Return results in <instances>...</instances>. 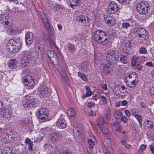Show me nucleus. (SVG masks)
I'll use <instances>...</instances> for the list:
<instances>
[{"label":"nucleus","mask_w":154,"mask_h":154,"mask_svg":"<svg viewBox=\"0 0 154 154\" xmlns=\"http://www.w3.org/2000/svg\"><path fill=\"white\" fill-rule=\"evenodd\" d=\"M111 114V112L110 111H109L107 113L106 115L104 116L105 118L106 119L109 117L110 115Z\"/></svg>","instance_id":"nucleus-62"},{"label":"nucleus","mask_w":154,"mask_h":154,"mask_svg":"<svg viewBox=\"0 0 154 154\" xmlns=\"http://www.w3.org/2000/svg\"><path fill=\"white\" fill-rule=\"evenodd\" d=\"M5 106H1L0 110L3 113V118L4 119H7L11 117V115L10 113L9 109H5Z\"/></svg>","instance_id":"nucleus-21"},{"label":"nucleus","mask_w":154,"mask_h":154,"mask_svg":"<svg viewBox=\"0 0 154 154\" xmlns=\"http://www.w3.org/2000/svg\"><path fill=\"white\" fill-rule=\"evenodd\" d=\"M122 26L123 28H127L130 27V24L128 23L124 22L122 23Z\"/></svg>","instance_id":"nucleus-53"},{"label":"nucleus","mask_w":154,"mask_h":154,"mask_svg":"<svg viewBox=\"0 0 154 154\" xmlns=\"http://www.w3.org/2000/svg\"><path fill=\"white\" fill-rule=\"evenodd\" d=\"M108 10L107 11L108 14H115L119 10L118 6L114 1L110 2L108 7Z\"/></svg>","instance_id":"nucleus-9"},{"label":"nucleus","mask_w":154,"mask_h":154,"mask_svg":"<svg viewBox=\"0 0 154 154\" xmlns=\"http://www.w3.org/2000/svg\"><path fill=\"white\" fill-rule=\"evenodd\" d=\"M29 60L25 59L21 60L20 63L21 67L23 68H27L29 65Z\"/></svg>","instance_id":"nucleus-38"},{"label":"nucleus","mask_w":154,"mask_h":154,"mask_svg":"<svg viewBox=\"0 0 154 154\" xmlns=\"http://www.w3.org/2000/svg\"><path fill=\"white\" fill-rule=\"evenodd\" d=\"M9 41L13 44L14 45L16 46V48H18L20 47V50L21 47L22 40L18 37H13L12 38L10 39Z\"/></svg>","instance_id":"nucleus-18"},{"label":"nucleus","mask_w":154,"mask_h":154,"mask_svg":"<svg viewBox=\"0 0 154 154\" xmlns=\"http://www.w3.org/2000/svg\"><path fill=\"white\" fill-rule=\"evenodd\" d=\"M86 89V94L88 96H91L92 94V92L91 91L90 88L88 86L85 87Z\"/></svg>","instance_id":"nucleus-47"},{"label":"nucleus","mask_w":154,"mask_h":154,"mask_svg":"<svg viewBox=\"0 0 154 154\" xmlns=\"http://www.w3.org/2000/svg\"><path fill=\"white\" fill-rule=\"evenodd\" d=\"M112 129L115 131H119L122 129V127L119 125V123L116 122L113 123L112 125Z\"/></svg>","instance_id":"nucleus-37"},{"label":"nucleus","mask_w":154,"mask_h":154,"mask_svg":"<svg viewBox=\"0 0 154 154\" xmlns=\"http://www.w3.org/2000/svg\"><path fill=\"white\" fill-rule=\"evenodd\" d=\"M104 18L105 22L108 26H113L115 25L116 20L113 17L108 15L106 17L104 16Z\"/></svg>","instance_id":"nucleus-17"},{"label":"nucleus","mask_w":154,"mask_h":154,"mask_svg":"<svg viewBox=\"0 0 154 154\" xmlns=\"http://www.w3.org/2000/svg\"><path fill=\"white\" fill-rule=\"evenodd\" d=\"M100 97V95L97 92L93 96L92 98L95 100H97Z\"/></svg>","instance_id":"nucleus-52"},{"label":"nucleus","mask_w":154,"mask_h":154,"mask_svg":"<svg viewBox=\"0 0 154 154\" xmlns=\"http://www.w3.org/2000/svg\"><path fill=\"white\" fill-rule=\"evenodd\" d=\"M114 152L113 149L110 147H108L107 151L105 154H113Z\"/></svg>","instance_id":"nucleus-51"},{"label":"nucleus","mask_w":154,"mask_h":154,"mask_svg":"<svg viewBox=\"0 0 154 154\" xmlns=\"http://www.w3.org/2000/svg\"><path fill=\"white\" fill-rule=\"evenodd\" d=\"M101 98L103 102L105 104H106L107 102L106 97L105 96H102L101 97Z\"/></svg>","instance_id":"nucleus-60"},{"label":"nucleus","mask_w":154,"mask_h":154,"mask_svg":"<svg viewBox=\"0 0 154 154\" xmlns=\"http://www.w3.org/2000/svg\"><path fill=\"white\" fill-rule=\"evenodd\" d=\"M129 55V54L127 53H125L124 55H122L120 58L121 62L124 64L127 63L128 62V57Z\"/></svg>","instance_id":"nucleus-36"},{"label":"nucleus","mask_w":154,"mask_h":154,"mask_svg":"<svg viewBox=\"0 0 154 154\" xmlns=\"http://www.w3.org/2000/svg\"><path fill=\"white\" fill-rule=\"evenodd\" d=\"M24 83L27 86L32 88L35 84V79L33 76L31 75H27L24 79Z\"/></svg>","instance_id":"nucleus-10"},{"label":"nucleus","mask_w":154,"mask_h":154,"mask_svg":"<svg viewBox=\"0 0 154 154\" xmlns=\"http://www.w3.org/2000/svg\"><path fill=\"white\" fill-rule=\"evenodd\" d=\"M16 149L14 147H6L2 151V154H15Z\"/></svg>","instance_id":"nucleus-25"},{"label":"nucleus","mask_w":154,"mask_h":154,"mask_svg":"<svg viewBox=\"0 0 154 154\" xmlns=\"http://www.w3.org/2000/svg\"><path fill=\"white\" fill-rule=\"evenodd\" d=\"M122 144L125 146V147L128 149L131 148V146L129 144H128L125 140H123L122 141Z\"/></svg>","instance_id":"nucleus-49"},{"label":"nucleus","mask_w":154,"mask_h":154,"mask_svg":"<svg viewBox=\"0 0 154 154\" xmlns=\"http://www.w3.org/2000/svg\"><path fill=\"white\" fill-rule=\"evenodd\" d=\"M35 51L37 56L43 55L45 51L44 45L39 43H36L35 46Z\"/></svg>","instance_id":"nucleus-11"},{"label":"nucleus","mask_w":154,"mask_h":154,"mask_svg":"<svg viewBox=\"0 0 154 154\" xmlns=\"http://www.w3.org/2000/svg\"><path fill=\"white\" fill-rule=\"evenodd\" d=\"M37 90V94L40 98H43L47 96L48 93L46 87L41 86Z\"/></svg>","instance_id":"nucleus-12"},{"label":"nucleus","mask_w":154,"mask_h":154,"mask_svg":"<svg viewBox=\"0 0 154 154\" xmlns=\"http://www.w3.org/2000/svg\"><path fill=\"white\" fill-rule=\"evenodd\" d=\"M6 48L9 52L14 54L17 53L20 50L19 46L18 47V48H17L9 41L6 45Z\"/></svg>","instance_id":"nucleus-16"},{"label":"nucleus","mask_w":154,"mask_h":154,"mask_svg":"<svg viewBox=\"0 0 154 154\" xmlns=\"http://www.w3.org/2000/svg\"><path fill=\"white\" fill-rule=\"evenodd\" d=\"M103 143L106 146H112L114 144V140L111 138L106 137L104 140Z\"/></svg>","instance_id":"nucleus-31"},{"label":"nucleus","mask_w":154,"mask_h":154,"mask_svg":"<svg viewBox=\"0 0 154 154\" xmlns=\"http://www.w3.org/2000/svg\"><path fill=\"white\" fill-rule=\"evenodd\" d=\"M83 127L79 124H76L74 126L73 135L75 138L78 141H81L84 138Z\"/></svg>","instance_id":"nucleus-3"},{"label":"nucleus","mask_w":154,"mask_h":154,"mask_svg":"<svg viewBox=\"0 0 154 154\" xmlns=\"http://www.w3.org/2000/svg\"><path fill=\"white\" fill-rule=\"evenodd\" d=\"M119 57V55L115 50H111L108 51L106 56V60L109 64L112 65L116 63Z\"/></svg>","instance_id":"nucleus-5"},{"label":"nucleus","mask_w":154,"mask_h":154,"mask_svg":"<svg viewBox=\"0 0 154 154\" xmlns=\"http://www.w3.org/2000/svg\"><path fill=\"white\" fill-rule=\"evenodd\" d=\"M145 58L144 56L143 57H137L135 56H133L131 58V64L133 66L138 65V63L142 61V59Z\"/></svg>","instance_id":"nucleus-24"},{"label":"nucleus","mask_w":154,"mask_h":154,"mask_svg":"<svg viewBox=\"0 0 154 154\" xmlns=\"http://www.w3.org/2000/svg\"><path fill=\"white\" fill-rule=\"evenodd\" d=\"M60 137V134L57 132L53 133L50 135V140L53 143L58 141Z\"/></svg>","instance_id":"nucleus-28"},{"label":"nucleus","mask_w":154,"mask_h":154,"mask_svg":"<svg viewBox=\"0 0 154 154\" xmlns=\"http://www.w3.org/2000/svg\"><path fill=\"white\" fill-rule=\"evenodd\" d=\"M47 54L48 57L51 58L50 60L52 62L56 53L50 50H48L47 51Z\"/></svg>","instance_id":"nucleus-41"},{"label":"nucleus","mask_w":154,"mask_h":154,"mask_svg":"<svg viewBox=\"0 0 154 154\" xmlns=\"http://www.w3.org/2000/svg\"><path fill=\"white\" fill-rule=\"evenodd\" d=\"M149 5L146 2L143 1L137 3L136 9L137 11L140 14L145 15L147 14L150 8Z\"/></svg>","instance_id":"nucleus-4"},{"label":"nucleus","mask_w":154,"mask_h":154,"mask_svg":"<svg viewBox=\"0 0 154 154\" xmlns=\"http://www.w3.org/2000/svg\"><path fill=\"white\" fill-rule=\"evenodd\" d=\"M114 116L115 119L118 122H120L121 121L123 115L121 112L116 110L114 113Z\"/></svg>","instance_id":"nucleus-32"},{"label":"nucleus","mask_w":154,"mask_h":154,"mask_svg":"<svg viewBox=\"0 0 154 154\" xmlns=\"http://www.w3.org/2000/svg\"><path fill=\"white\" fill-rule=\"evenodd\" d=\"M40 14L45 29L50 34H53L54 32V29L49 23L48 18L43 12H41Z\"/></svg>","instance_id":"nucleus-6"},{"label":"nucleus","mask_w":154,"mask_h":154,"mask_svg":"<svg viewBox=\"0 0 154 154\" xmlns=\"http://www.w3.org/2000/svg\"><path fill=\"white\" fill-rule=\"evenodd\" d=\"M149 148L152 153L153 154H154V147L152 145H150L149 146Z\"/></svg>","instance_id":"nucleus-64"},{"label":"nucleus","mask_w":154,"mask_h":154,"mask_svg":"<svg viewBox=\"0 0 154 154\" xmlns=\"http://www.w3.org/2000/svg\"><path fill=\"white\" fill-rule=\"evenodd\" d=\"M9 134H5L4 133V130L1 128H0V137H1V140H3L4 143H7L8 140H9Z\"/></svg>","instance_id":"nucleus-26"},{"label":"nucleus","mask_w":154,"mask_h":154,"mask_svg":"<svg viewBox=\"0 0 154 154\" xmlns=\"http://www.w3.org/2000/svg\"><path fill=\"white\" fill-rule=\"evenodd\" d=\"M87 65V64L86 62H83L82 63L81 65L82 69L83 70L86 69Z\"/></svg>","instance_id":"nucleus-55"},{"label":"nucleus","mask_w":154,"mask_h":154,"mask_svg":"<svg viewBox=\"0 0 154 154\" xmlns=\"http://www.w3.org/2000/svg\"><path fill=\"white\" fill-rule=\"evenodd\" d=\"M135 33L138 34V36L143 40H146L148 38L149 36L148 34L145 29L141 28H135L134 30Z\"/></svg>","instance_id":"nucleus-8"},{"label":"nucleus","mask_w":154,"mask_h":154,"mask_svg":"<svg viewBox=\"0 0 154 154\" xmlns=\"http://www.w3.org/2000/svg\"><path fill=\"white\" fill-rule=\"evenodd\" d=\"M58 71L61 75L62 79L65 83L67 82L68 81V78L66 73L65 69L61 65H59L58 68Z\"/></svg>","instance_id":"nucleus-13"},{"label":"nucleus","mask_w":154,"mask_h":154,"mask_svg":"<svg viewBox=\"0 0 154 154\" xmlns=\"http://www.w3.org/2000/svg\"><path fill=\"white\" fill-rule=\"evenodd\" d=\"M94 107V106H85L84 110L88 116H93L96 115V111L97 109Z\"/></svg>","instance_id":"nucleus-15"},{"label":"nucleus","mask_w":154,"mask_h":154,"mask_svg":"<svg viewBox=\"0 0 154 154\" xmlns=\"http://www.w3.org/2000/svg\"><path fill=\"white\" fill-rule=\"evenodd\" d=\"M60 154H73V153L67 152L66 151H62L60 152Z\"/></svg>","instance_id":"nucleus-61"},{"label":"nucleus","mask_w":154,"mask_h":154,"mask_svg":"<svg viewBox=\"0 0 154 154\" xmlns=\"http://www.w3.org/2000/svg\"><path fill=\"white\" fill-rule=\"evenodd\" d=\"M137 82V79L130 80L126 81L127 85L130 88H133L136 85Z\"/></svg>","instance_id":"nucleus-34"},{"label":"nucleus","mask_w":154,"mask_h":154,"mask_svg":"<svg viewBox=\"0 0 154 154\" xmlns=\"http://www.w3.org/2000/svg\"><path fill=\"white\" fill-rule=\"evenodd\" d=\"M145 65L148 67H154V63L152 61H148L146 62Z\"/></svg>","instance_id":"nucleus-50"},{"label":"nucleus","mask_w":154,"mask_h":154,"mask_svg":"<svg viewBox=\"0 0 154 154\" xmlns=\"http://www.w3.org/2000/svg\"><path fill=\"white\" fill-rule=\"evenodd\" d=\"M88 143L90 147L91 148H93L95 145V143L94 141L91 139H89L88 140Z\"/></svg>","instance_id":"nucleus-48"},{"label":"nucleus","mask_w":154,"mask_h":154,"mask_svg":"<svg viewBox=\"0 0 154 154\" xmlns=\"http://www.w3.org/2000/svg\"><path fill=\"white\" fill-rule=\"evenodd\" d=\"M49 111L48 109L44 106L41 107L38 109L37 112V115L39 119L42 120H44L48 119Z\"/></svg>","instance_id":"nucleus-7"},{"label":"nucleus","mask_w":154,"mask_h":154,"mask_svg":"<svg viewBox=\"0 0 154 154\" xmlns=\"http://www.w3.org/2000/svg\"><path fill=\"white\" fill-rule=\"evenodd\" d=\"M119 2L120 3H124V4H128L129 3L128 0H119Z\"/></svg>","instance_id":"nucleus-59"},{"label":"nucleus","mask_w":154,"mask_h":154,"mask_svg":"<svg viewBox=\"0 0 154 154\" xmlns=\"http://www.w3.org/2000/svg\"><path fill=\"white\" fill-rule=\"evenodd\" d=\"M146 129L152 132H154V123L151 121L147 120L144 122Z\"/></svg>","instance_id":"nucleus-20"},{"label":"nucleus","mask_w":154,"mask_h":154,"mask_svg":"<svg viewBox=\"0 0 154 154\" xmlns=\"http://www.w3.org/2000/svg\"><path fill=\"white\" fill-rule=\"evenodd\" d=\"M76 109L74 107L70 108L67 111L68 116L72 119H73L76 112Z\"/></svg>","instance_id":"nucleus-27"},{"label":"nucleus","mask_w":154,"mask_h":154,"mask_svg":"<svg viewBox=\"0 0 154 154\" xmlns=\"http://www.w3.org/2000/svg\"><path fill=\"white\" fill-rule=\"evenodd\" d=\"M115 91H116V93L117 94H119L122 92L120 86L116 87L115 88Z\"/></svg>","instance_id":"nucleus-54"},{"label":"nucleus","mask_w":154,"mask_h":154,"mask_svg":"<svg viewBox=\"0 0 154 154\" xmlns=\"http://www.w3.org/2000/svg\"><path fill=\"white\" fill-rule=\"evenodd\" d=\"M25 143L26 144L28 145V148L29 150L31 151H33L32 146H33V142L29 138H26L25 139Z\"/></svg>","instance_id":"nucleus-30"},{"label":"nucleus","mask_w":154,"mask_h":154,"mask_svg":"<svg viewBox=\"0 0 154 154\" xmlns=\"http://www.w3.org/2000/svg\"><path fill=\"white\" fill-rule=\"evenodd\" d=\"M25 40L27 45L32 44L33 42V33L30 32H28L25 35Z\"/></svg>","instance_id":"nucleus-19"},{"label":"nucleus","mask_w":154,"mask_h":154,"mask_svg":"<svg viewBox=\"0 0 154 154\" xmlns=\"http://www.w3.org/2000/svg\"><path fill=\"white\" fill-rule=\"evenodd\" d=\"M76 20L79 23H85L86 19L85 16L83 15H79L77 16Z\"/></svg>","instance_id":"nucleus-40"},{"label":"nucleus","mask_w":154,"mask_h":154,"mask_svg":"<svg viewBox=\"0 0 154 154\" xmlns=\"http://www.w3.org/2000/svg\"><path fill=\"white\" fill-rule=\"evenodd\" d=\"M103 72L107 75L110 72V66L108 64H105L103 66Z\"/></svg>","instance_id":"nucleus-42"},{"label":"nucleus","mask_w":154,"mask_h":154,"mask_svg":"<svg viewBox=\"0 0 154 154\" xmlns=\"http://www.w3.org/2000/svg\"><path fill=\"white\" fill-rule=\"evenodd\" d=\"M23 104L25 106H32L36 105L35 100H29L26 99L23 101Z\"/></svg>","instance_id":"nucleus-35"},{"label":"nucleus","mask_w":154,"mask_h":154,"mask_svg":"<svg viewBox=\"0 0 154 154\" xmlns=\"http://www.w3.org/2000/svg\"><path fill=\"white\" fill-rule=\"evenodd\" d=\"M12 35H15L18 32V30L16 29L15 28H14L11 29V31H10Z\"/></svg>","instance_id":"nucleus-56"},{"label":"nucleus","mask_w":154,"mask_h":154,"mask_svg":"<svg viewBox=\"0 0 154 154\" xmlns=\"http://www.w3.org/2000/svg\"><path fill=\"white\" fill-rule=\"evenodd\" d=\"M56 49H57L56 54L54 58V59H53V61H52V62L53 63L54 62L55 63H60L62 62L63 59V56L60 54L58 49L57 48H56Z\"/></svg>","instance_id":"nucleus-22"},{"label":"nucleus","mask_w":154,"mask_h":154,"mask_svg":"<svg viewBox=\"0 0 154 154\" xmlns=\"http://www.w3.org/2000/svg\"><path fill=\"white\" fill-rule=\"evenodd\" d=\"M66 48L67 49L69 52L71 53L73 52L76 49L75 45L72 44H69Z\"/></svg>","instance_id":"nucleus-44"},{"label":"nucleus","mask_w":154,"mask_h":154,"mask_svg":"<svg viewBox=\"0 0 154 154\" xmlns=\"http://www.w3.org/2000/svg\"><path fill=\"white\" fill-rule=\"evenodd\" d=\"M133 115H134V116L135 118H136L137 120V121L138 122L140 126V127H142V116L140 115L137 114H134V112H133Z\"/></svg>","instance_id":"nucleus-43"},{"label":"nucleus","mask_w":154,"mask_h":154,"mask_svg":"<svg viewBox=\"0 0 154 154\" xmlns=\"http://www.w3.org/2000/svg\"><path fill=\"white\" fill-rule=\"evenodd\" d=\"M70 6L72 8H74V7L80 5L81 0H69Z\"/></svg>","instance_id":"nucleus-39"},{"label":"nucleus","mask_w":154,"mask_h":154,"mask_svg":"<svg viewBox=\"0 0 154 154\" xmlns=\"http://www.w3.org/2000/svg\"><path fill=\"white\" fill-rule=\"evenodd\" d=\"M31 54V53L27 51H24L23 53V56L24 59L29 60L30 58Z\"/></svg>","instance_id":"nucleus-45"},{"label":"nucleus","mask_w":154,"mask_h":154,"mask_svg":"<svg viewBox=\"0 0 154 154\" xmlns=\"http://www.w3.org/2000/svg\"><path fill=\"white\" fill-rule=\"evenodd\" d=\"M122 121L124 123H126L127 122V117L125 116H123V115L122 116Z\"/></svg>","instance_id":"nucleus-58"},{"label":"nucleus","mask_w":154,"mask_h":154,"mask_svg":"<svg viewBox=\"0 0 154 154\" xmlns=\"http://www.w3.org/2000/svg\"><path fill=\"white\" fill-rule=\"evenodd\" d=\"M137 79V76L136 73L135 72H132L126 76L125 80L128 81L130 80Z\"/></svg>","instance_id":"nucleus-33"},{"label":"nucleus","mask_w":154,"mask_h":154,"mask_svg":"<svg viewBox=\"0 0 154 154\" xmlns=\"http://www.w3.org/2000/svg\"><path fill=\"white\" fill-rule=\"evenodd\" d=\"M17 62L15 59H11L8 62L9 67L11 69H14L16 68Z\"/></svg>","instance_id":"nucleus-29"},{"label":"nucleus","mask_w":154,"mask_h":154,"mask_svg":"<svg viewBox=\"0 0 154 154\" xmlns=\"http://www.w3.org/2000/svg\"><path fill=\"white\" fill-rule=\"evenodd\" d=\"M107 124L104 122L103 118L100 116L98 118V123L96 127V129L98 134H99L102 131L106 137L109 136V132L108 129Z\"/></svg>","instance_id":"nucleus-2"},{"label":"nucleus","mask_w":154,"mask_h":154,"mask_svg":"<svg viewBox=\"0 0 154 154\" xmlns=\"http://www.w3.org/2000/svg\"><path fill=\"white\" fill-rule=\"evenodd\" d=\"M10 17L8 14H4L0 16V23L5 27L10 21Z\"/></svg>","instance_id":"nucleus-14"},{"label":"nucleus","mask_w":154,"mask_h":154,"mask_svg":"<svg viewBox=\"0 0 154 154\" xmlns=\"http://www.w3.org/2000/svg\"><path fill=\"white\" fill-rule=\"evenodd\" d=\"M146 148V146L145 145H141L140 148L139 150V151L141 152H144V150H145Z\"/></svg>","instance_id":"nucleus-57"},{"label":"nucleus","mask_w":154,"mask_h":154,"mask_svg":"<svg viewBox=\"0 0 154 154\" xmlns=\"http://www.w3.org/2000/svg\"><path fill=\"white\" fill-rule=\"evenodd\" d=\"M56 126L60 128H65L66 127V123L64 119L59 118L56 122Z\"/></svg>","instance_id":"nucleus-23"},{"label":"nucleus","mask_w":154,"mask_h":154,"mask_svg":"<svg viewBox=\"0 0 154 154\" xmlns=\"http://www.w3.org/2000/svg\"><path fill=\"white\" fill-rule=\"evenodd\" d=\"M102 89L103 90L106 91L107 90V86L106 84H103L102 85Z\"/></svg>","instance_id":"nucleus-63"},{"label":"nucleus","mask_w":154,"mask_h":154,"mask_svg":"<svg viewBox=\"0 0 154 154\" xmlns=\"http://www.w3.org/2000/svg\"><path fill=\"white\" fill-rule=\"evenodd\" d=\"M139 52L140 54H145L147 53V50L144 47H141L139 49Z\"/></svg>","instance_id":"nucleus-46"},{"label":"nucleus","mask_w":154,"mask_h":154,"mask_svg":"<svg viewBox=\"0 0 154 154\" xmlns=\"http://www.w3.org/2000/svg\"><path fill=\"white\" fill-rule=\"evenodd\" d=\"M106 35V33L101 30H97L94 32L93 36L95 41L98 44L105 45L109 41V39L108 38H104Z\"/></svg>","instance_id":"nucleus-1"}]
</instances>
